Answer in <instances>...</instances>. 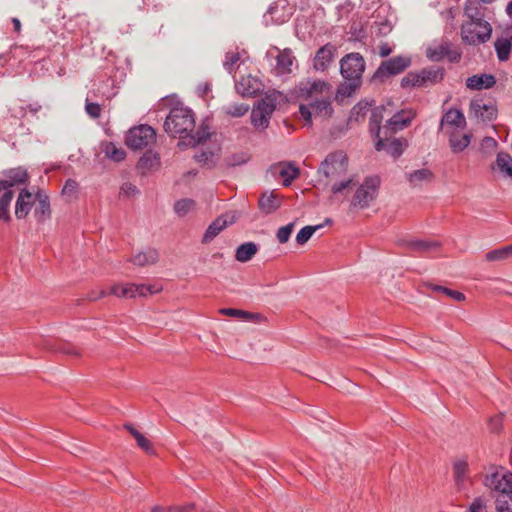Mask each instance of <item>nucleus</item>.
I'll return each mask as SVG.
<instances>
[{"mask_svg":"<svg viewBox=\"0 0 512 512\" xmlns=\"http://www.w3.org/2000/svg\"><path fill=\"white\" fill-rule=\"evenodd\" d=\"M411 65L409 56H395L387 59L378 66L372 76L373 81L384 82L391 76L398 75L405 71Z\"/></svg>","mask_w":512,"mask_h":512,"instance_id":"8","label":"nucleus"},{"mask_svg":"<svg viewBox=\"0 0 512 512\" xmlns=\"http://www.w3.org/2000/svg\"><path fill=\"white\" fill-rule=\"evenodd\" d=\"M433 178V173L431 170L427 168H422L418 170H414L407 174V179L411 186L416 187L423 182L431 181Z\"/></svg>","mask_w":512,"mask_h":512,"instance_id":"33","label":"nucleus"},{"mask_svg":"<svg viewBox=\"0 0 512 512\" xmlns=\"http://www.w3.org/2000/svg\"><path fill=\"white\" fill-rule=\"evenodd\" d=\"M376 35L378 36H386L387 34H389L393 28V25L391 23V21H389L388 19H384V20H381V21H377L376 22Z\"/></svg>","mask_w":512,"mask_h":512,"instance_id":"61","label":"nucleus"},{"mask_svg":"<svg viewBox=\"0 0 512 512\" xmlns=\"http://www.w3.org/2000/svg\"><path fill=\"white\" fill-rule=\"evenodd\" d=\"M294 56L290 50L280 52L276 57L277 69L281 73H290L293 65Z\"/></svg>","mask_w":512,"mask_h":512,"instance_id":"36","label":"nucleus"},{"mask_svg":"<svg viewBox=\"0 0 512 512\" xmlns=\"http://www.w3.org/2000/svg\"><path fill=\"white\" fill-rule=\"evenodd\" d=\"M412 120V116L404 117L403 112L395 113L383 126V135L391 136L393 133L407 127Z\"/></svg>","mask_w":512,"mask_h":512,"instance_id":"22","label":"nucleus"},{"mask_svg":"<svg viewBox=\"0 0 512 512\" xmlns=\"http://www.w3.org/2000/svg\"><path fill=\"white\" fill-rule=\"evenodd\" d=\"M465 84L470 90L490 89L496 84V78L492 74L480 73L468 77Z\"/></svg>","mask_w":512,"mask_h":512,"instance_id":"19","label":"nucleus"},{"mask_svg":"<svg viewBox=\"0 0 512 512\" xmlns=\"http://www.w3.org/2000/svg\"><path fill=\"white\" fill-rule=\"evenodd\" d=\"M195 205L192 199H181L175 202L174 211L178 216H185Z\"/></svg>","mask_w":512,"mask_h":512,"instance_id":"51","label":"nucleus"},{"mask_svg":"<svg viewBox=\"0 0 512 512\" xmlns=\"http://www.w3.org/2000/svg\"><path fill=\"white\" fill-rule=\"evenodd\" d=\"M38 205L34 210V216L38 222H45L51 217L50 200L48 195L42 191L36 194Z\"/></svg>","mask_w":512,"mask_h":512,"instance_id":"24","label":"nucleus"},{"mask_svg":"<svg viewBox=\"0 0 512 512\" xmlns=\"http://www.w3.org/2000/svg\"><path fill=\"white\" fill-rule=\"evenodd\" d=\"M365 60L358 52L346 54L340 60V74L344 79L337 88V96L350 97L362 84Z\"/></svg>","mask_w":512,"mask_h":512,"instance_id":"1","label":"nucleus"},{"mask_svg":"<svg viewBox=\"0 0 512 512\" xmlns=\"http://www.w3.org/2000/svg\"><path fill=\"white\" fill-rule=\"evenodd\" d=\"M240 60V55L238 52L236 53H227L226 59L223 63L224 69L229 73L232 74L234 70V65Z\"/></svg>","mask_w":512,"mask_h":512,"instance_id":"60","label":"nucleus"},{"mask_svg":"<svg viewBox=\"0 0 512 512\" xmlns=\"http://www.w3.org/2000/svg\"><path fill=\"white\" fill-rule=\"evenodd\" d=\"M277 93H270L266 94L264 98H262L255 108H257L259 111L263 112L264 115H266L269 119H271V116L273 112L276 109L277 106Z\"/></svg>","mask_w":512,"mask_h":512,"instance_id":"30","label":"nucleus"},{"mask_svg":"<svg viewBox=\"0 0 512 512\" xmlns=\"http://www.w3.org/2000/svg\"><path fill=\"white\" fill-rule=\"evenodd\" d=\"M432 290L435 291V292H440V293H443L445 294L446 296L458 301V302H461V301H464L465 300V295L460 292V291H456V290H452V289H449L447 287H444V286H440V285H432L431 286Z\"/></svg>","mask_w":512,"mask_h":512,"instance_id":"50","label":"nucleus"},{"mask_svg":"<svg viewBox=\"0 0 512 512\" xmlns=\"http://www.w3.org/2000/svg\"><path fill=\"white\" fill-rule=\"evenodd\" d=\"M258 245L254 242H245L239 245L235 252V259L238 262L245 263L252 259L257 253Z\"/></svg>","mask_w":512,"mask_h":512,"instance_id":"28","label":"nucleus"},{"mask_svg":"<svg viewBox=\"0 0 512 512\" xmlns=\"http://www.w3.org/2000/svg\"><path fill=\"white\" fill-rule=\"evenodd\" d=\"M210 134L205 128L198 129L196 132H191L187 139L181 141L179 145L194 147L200 143L205 142L209 138Z\"/></svg>","mask_w":512,"mask_h":512,"instance_id":"38","label":"nucleus"},{"mask_svg":"<svg viewBox=\"0 0 512 512\" xmlns=\"http://www.w3.org/2000/svg\"><path fill=\"white\" fill-rule=\"evenodd\" d=\"M268 173L275 179L279 177L283 178L282 184L289 186L292 181L299 176L300 170L293 162H279L271 165L268 169Z\"/></svg>","mask_w":512,"mask_h":512,"instance_id":"13","label":"nucleus"},{"mask_svg":"<svg viewBox=\"0 0 512 512\" xmlns=\"http://www.w3.org/2000/svg\"><path fill=\"white\" fill-rule=\"evenodd\" d=\"M227 217L228 215L219 216L207 227L202 238L203 243L211 242L228 225L233 224L235 222L236 218L234 215H232L229 220L227 219Z\"/></svg>","mask_w":512,"mask_h":512,"instance_id":"17","label":"nucleus"},{"mask_svg":"<svg viewBox=\"0 0 512 512\" xmlns=\"http://www.w3.org/2000/svg\"><path fill=\"white\" fill-rule=\"evenodd\" d=\"M454 479L459 487H462L466 481V474L468 471V464L465 460H457L453 464Z\"/></svg>","mask_w":512,"mask_h":512,"instance_id":"40","label":"nucleus"},{"mask_svg":"<svg viewBox=\"0 0 512 512\" xmlns=\"http://www.w3.org/2000/svg\"><path fill=\"white\" fill-rule=\"evenodd\" d=\"M3 175L6 177L4 179L8 182V187H13L17 184H25L28 180L27 170L23 167L11 168L3 172Z\"/></svg>","mask_w":512,"mask_h":512,"instance_id":"27","label":"nucleus"},{"mask_svg":"<svg viewBox=\"0 0 512 512\" xmlns=\"http://www.w3.org/2000/svg\"><path fill=\"white\" fill-rule=\"evenodd\" d=\"M251 122L257 129L263 131L268 128L270 119L254 107L251 112Z\"/></svg>","mask_w":512,"mask_h":512,"instance_id":"44","label":"nucleus"},{"mask_svg":"<svg viewBox=\"0 0 512 512\" xmlns=\"http://www.w3.org/2000/svg\"><path fill=\"white\" fill-rule=\"evenodd\" d=\"M496 511L497 512H512V493L507 496L496 497Z\"/></svg>","mask_w":512,"mask_h":512,"instance_id":"52","label":"nucleus"},{"mask_svg":"<svg viewBox=\"0 0 512 512\" xmlns=\"http://www.w3.org/2000/svg\"><path fill=\"white\" fill-rule=\"evenodd\" d=\"M465 15L470 19L469 22H486L483 19V14L474 3H469L464 9Z\"/></svg>","mask_w":512,"mask_h":512,"instance_id":"49","label":"nucleus"},{"mask_svg":"<svg viewBox=\"0 0 512 512\" xmlns=\"http://www.w3.org/2000/svg\"><path fill=\"white\" fill-rule=\"evenodd\" d=\"M445 75V70L439 66H429L416 72H408L401 79L402 88L428 87L440 83Z\"/></svg>","mask_w":512,"mask_h":512,"instance_id":"3","label":"nucleus"},{"mask_svg":"<svg viewBox=\"0 0 512 512\" xmlns=\"http://www.w3.org/2000/svg\"><path fill=\"white\" fill-rule=\"evenodd\" d=\"M492 26L489 22H466L461 26L463 42L469 45H480L489 41Z\"/></svg>","mask_w":512,"mask_h":512,"instance_id":"6","label":"nucleus"},{"mask_svg":"<svg viewBox=\"0 0 512 512\" xmlns=\"http://www.w3.org/2000/svg\"><path fill=\"white\" fill-rule=\"evenodd\" d=\"M380 188V178L378 176H368L357 187L350 205L354 208L365 209L376 199Z\"/></svg>","mask_w":512,"mask_h":512,"instance_id":"5","label":"nucleus"},{"mask_svg":"<svg viewBox=\"0 0 512 512\" xmlns=\"http://www.w3.org/2000/svg\"><path fill=\"white\" fill-rule=\"evenodd\" d=\"M291 15H292L291 11H289V12H282L279 9V5L278 4H274V5H271L268 8L267 13L264 15V18H265V22L267 24L269 23L268 16L271 17V20H270L271 23H273V24H282V23L287 22Z\"/></svg>","mask_w":512,"mask_h":512,"instance_id":"31","label":"nucleus"},{"mask_svg":"<svg viewBox=\"0 0 512 512\" xmlns=\"http://www.w3.org/2000/svg\"><path fill=\"white\" fill-rule=\"evenodd\" d=\"M470 142L471 136L469 134H463L459 136L456 133H452L449 137L450 148L454 153L462 152L465 148L468 147Z\"/></svg>","mask_w":512,"mask_h":512,"instance_id":"34","label":"nucleus"},{"mask_svg":"<svg viewBox=\"0 0 512 512\" xmlns=\"http://www.w3.org/2000/svg\"><path fill=\"white\" fill-rule=\"evenodd\" d=\"M510 257H512V245L491 250L485 255L486 260L491 262L506 260Z\"/></svg>","mask_w":512,"mask_h":512,"instance_id":"41","label":"nucleus"},{"mask_svg":"<svg viewBox=\"0 0 512 512\" xmlns=\"http://www.w3.org/2000/svg\"><path fill=\"white\" fill-rule=\"evenodd\" d=\"M159 254L157 250L153 248H147L144 251L139 252L132 258V262L137 266L152 265L158 261Z\"/></svg>","mask_w":512,"mask_h":512,"instance_id":"29","label":"nucleus"},{"mask_svg":"<svg viewBox=\"0 0 512 512\" xmlns=\"http://www.w3.org/2000/svg\"><path fill=\"white\" fill-rule=\"evenodd\" d=\"M293 229H294V223H292V222L285 226L280 227L276 234L278 242L281 244L286 243L289 240L291 233L293 232Z\"/></svg>","mask_w":512,"mask_h":512,"instance_id":"55","label":"nucleus"},{"mask_svg":"<svg viewBox=\"0 0 512 512\" xmlns=\"http://www.w3.org/2000/svg\"><path fill=\"white\" fill-rule=\"evenodd\" d=\"M496 166L504 177L512 179V157L506 152H499L496 157Z\"/></svg>","mask_w":512,"mask_h":512,"instance_id":"35","label":"nucleus"},{"mask_svg":"<svg viewBox=\"0 0 512 512\" xmlns=\"http://www.w3.org/2000/svg\"><path fill=\"white\" fill-rule=\"evenodd\" d=\"M348 157L345 152L338 150L329 153L320 163L318 174L328 180H336L347 173Z\"/></svg>","mask_w":512,"mask_h":512,"instance_id":"4","label":"nucleus"},{"mask_svg":"<svg viewBox=\"0 0 512 512\" xmlns=\"http://www.w3.org/2000/svg\"><path fill=\"white\" fill-rule=\"evenodd\" d=\"M445 126L464 128L466 126V119L463 112L455 108H450L446 111L441 118L439 131H442Z\"/></svg>","mask_w":512,"mask_h":512,"instance_id":"18","label":"nucleus"},{"mask_svg":"<svg viewBox=\"0 0 512 512\" xmlns=\"http://www.w3.org/2000/svg\"><path fill=\"white\" fill-rule=\"evenodd\" d=\"M337 53V47L334 44L327 43L320 47L313 59V67L316 71L324 72L333 62Z\"/></svg>","mask_w":512,"mask_h":512,"instance_id":"14","label":"nucleus"},{"mask_svg":"<svg viewBox=\"0 0 512 512\" xmlns=\"http://www.w3.org/2000/svg\"><path fill=\"white\" fill-rule=\"evenodd\" d=\"M235 88L243 97H254L263 90L264 85L256 77L247 75L236 82Z\"/></svg>","mask_w":512,"mask_h":512,"instance_id":"15","label":"nucleus"},{"mask_svg":"<svg viewBox=\"0 0 512 512\" xmlns=\"http://www.w3.org/2000/svg\"><path fill=\"white\" fill-rule=\"evenodd\" d=\"M32 193L27 189L23 188L16 200L15 205V216L17 219H24L30 212L33 206Z\"/></svg>","mask_w":512,"mask_h":512,"instance_id":"21","label":"nucleus"},{"mask_svg":"<svg viewBox=\"0 0 512 512\" xmlns=\"http://www.w3.org/2000/svg\"><path fill=\"white\" fill-rule=\"evenodd\" d=\"M495 51L499 61H507L512 50V39L498 38L494 43Z\"/></svg>","mask_w":512,"mask_h":512,"instance_id":"32","label":"nucleus"},{"mask_svg":"<svg viewBox=\"0 0 512 512\" xmlns=\"http://www.w3.org/2000/svg\"><path fill=\"white\" fill-rule=\"evenodd\" d=\"M333 107L328 97L314 99L308 104L299 105V114L305 121V125L312 126V116L329 118L333 114Z\"/></svg>","mask_w":512,"mask_h":512,"instance_id":"7","label":"nucleus"},{"mask_svg":"<svg viewBox=\"0 0 512 512\" xmlns=\"http://www.w3.org/2000/svg\"><path fill=\"white\" fill-rule=\"evenodd\" d=\"M390 136L378 137L375 141V149L377 151L385 150L393 158H398L403 153V143L401 139H393L390 142H386Z\"/></svg>","mask_w":512,"mask_h":512,"instance_id":"20","label":"nucleus"},{"mask_svg":"<svg viewBox=\"0 0 512 512\" xmlns=\"http://www.w3.org/2000/svg\"><path fill=\"white\" fill-rule=\"evenodd\" d=\"M13 199V191H6L0 198V221H9V206Z\"/></svg>","mask_w":512,"mask_h":512,"instance_id":"43","label":"nucleus"},{"mask_svg":"<svg viewBox=\"0 0 512 512\" xmlns=\"http://www.w3.org/2000/svg\"><path fill=\"white\" fill-rule=\"evenodd\" d=\"M503 415L499 414L489 420V428L492 432H499L502 428Z\"/></svg>","mask_w":512,"mask_h":512,"instance_id":"63","label":"nucleus"},{"mask_svg":"<svg viewBox=\"0 0 512 512\" xmlns=\"http://www.w3.org/2000/svg\"><path fill=\"white\" fill-rule=\"evenodd\" d=\"M85 111L93 119H97L101 115V105L98 103L91 102L89 97L85 101Z\"/></svg>","mask_w":512,"mask_h":512,"instance_id":"57","label":"nucleus"},{"mask_svg":"<svg viewBox=\"0 0 512 512\" xmlns=\"http://www.w3.org/2000/svg\"><path fill=\"white\" fill-rule=\"evenodd\" d=\"M250 160V154L247 152H236L226 156L223 163L226 167H237L246 164Z\"/></svg>","mask_w":512,"mask_h":512,"instance_id":"39","label":"nucleus"},{"mask_svg":"<svg viewBox=\"0 0 512 512\" xmlns=\"http://www.w3.org/2000/svg\"><path fill=\"white\" fill-rule=\"evenodd\" d=\"M130 288V283L126 285L115 284L109 288V295H114L119 298H133Z\"/></svg>","mask_w":512,"mask_h":512,"instance_id":"48","label":"nucleus"},{"mask_svg":"<svg viewBox=\"0 0 512 512\" xmlns=\"http://www.w3.org/2000/svg\"><path fill=\"white\" fill-rule=\"evenodd\" d=\"M131 284V291L133 294V298L136 297H145L150 294H155L161 290V288L156 287L154 285H148V284Z\"/></svg>","mask_w":512,"mask_h":512,"instance_id":"42","label":"nucleus"},{"mask_svg":"<svg viewBox=\"0 0 512 512\" xmlns=\"http://www.w3.org/2000/svg\"><path fill=\"white\" fill-rule=\"evenodd\" d=\"M281 205V201L274 192H265L259 198V209L265 214L275 212Z\"/></svg>","mask_w":512,"mask_h":512,"instance_id":"25","label":"nucleus"},{"mask_svg":"<svg viewBox=\"0 0 512 512\" xmlns=\"http://www.w3.org/2000/svg\"><path fill=\"white\" fill-rule=\"evenodd\" d=\"M384 111V106H379L374 108L371 112L369 120V131L371 135L374 136L375 141L378 139V137H381V133L383 134V127H381V123L384 118Z\"/></svg>","mask_w":512,"mask_h":512,"instance_id":"26","label":"nucleus"},{"mask_svg":"<svg viewBox=\"0 0 512 512\" xmlns=\"http://www.w3.org/2000/svg\"><path fill=\"white\" fill-rule=\"evenodd\" d=\"M397 245L401 248H405L412 252H417L421 254L436 251L441 246L440 242L435 240L412 238H399L397 240Z\"/></svg>","mask_w":512,"mask_h":512,"instance_id":"12","label":"nucleus"},{"mask_svg":"<svg viewBox=\"0 0 512 512\" xmlns=\"http://www.w3.org/2000/svg\"><path fill=\"white\" fill-rule=\"evenodd\" d=\"M484 485L497 493V496L512 494V473L494 471L486 475Z\"/></svg>","mask_w":512,"mask_h":512,"instance_id":"10","label":"nucleus"},{"mask_svg":"<svg viewBox=\"0 0 512 512\" xmlns=\"http://www.w3.org/2000/svg\"><path fill=\"white\" fill-rule=\"evenodd\" d=\"M193 505H187L184 507H171L168 510H165L159 506L154 507L151 512H190Z\"/></svg>","mask_w":512,"mask_h":512,"instance_id":"64","label":"nucleus"},{"mask_svg":"<svg viewBox=\"0 0 512 512\" xmlns=\"http://www.w3.org/2000/svg\"><path fill=\"white\" fill-rule=\"evenodd\" d=\"M103 152L108 159L114 162H121L126 157L125 150L122 147H118L112 142L106 143L104 145Z\"/></svg>","mask_w":512,"mask_h":512,"instance_id":"37","label":"nucleus"},{"mask_svg":"<svg viewBox=\"0 0 512 512\" xmlns=\"http://www.w3.org/2000/svg\"><path fill=\"white\" fill-rule=\"evenodd\" d=\"M194 128V113L191 109L183 106L173 107L164 122L166 133L173 137L178 136L181 141L186 140Z\"/></svg>","mask_w":512,"mask_h":512,"instance_id":"2","label":"nucleus"},{"mask_svg":"<svg viewBox=\"0 0 512 512\" xmlns=\"http://www.w3.org/2000/svg\"><path fill=\"white\" fill-rule=\"evenodd\" d=\"M219 313L222 315H225V316L243 318L245 320H250V319L254 318L253 314H251L247 311H244V310L234 309V308H221L219 310Z\"/></svg>","mask_w":512,"mask_h":512,"instance_id":"53","label":"nucleus"},{"mask_svg":"<svg viewBox=\"0 0 512 512\" xmlns=\"http://www.w3.org/2000/svg\"><path fill=\"white\" fill-rule=\"evenodd\" d=\"M446 55H449V44L448 43L442 44V45L438 46L437 48H434V49L429 48L427 50V57L431 61H435V62L441 61L444 57H446Z\"/></svg>","mask_w":512,"mask_h":512,"instance_id":"45","label":"nucleus"},{"mask_svg":"<svg viewBox=\"0 0 512 512\" xmlns=\"http://www.w3.org/2000/svg\"><path fill=\"white\" fill-rule=\"evenodd\" d=\"M160 167V156L157 152L148 150L139 159L137 169L142 173L146 174Z\"/></svg>","mask_w":512,"mask_h":512,"instance_id":"23","label":"nucleus"},{"mask_svg":"<svg viewBox=\"0 0 512 512\" xmlns=\"http://www.w3.org/2000/svg\"><path fill=\"white\" fill-rule=\"evenodd\" d=\"M354 185V178L348 177L347 179L337 181L331 186V192L335 195L342 193L345 189Z\"/></svg>","mask_w":512,"mask_h":512,"instance_id":"56","label":"nucleus"},{"mask_svg":"<svg viewBox=\"0 0 512 512\" xmlns=\"http://www.w3.org/2000/svg\"><path fill=\"white\" fill-rule=\"evenodd\" d=\"M156 142V132L149 125L131 128L125 138L126 145L132 150H140Z\"/></svg>","mask_w":512,"mask_h":512,"instance_id":"9","label":"nucleus"},{"mask_svg":"<svg viewBox=\"0 0 512 512\" xmlns=\"http://www.w3.org/2000/svg\"><path fill=\"white\" fill-rule=\"evenodd\" d=\"M140 193L139 189L130 182H125L120 187V196L135 197Z\"/></svg>","mask_w":512,"mask_h":512,"instance_id":"58","label":"nucleus"},{"mask_svg":"<svg viewBox=\"0 0 512 512\" xmlns=\"http://www.w3.org/2000/svg\"><path fill=\"white\" fill-rule=\"evenodd\" d=\"M138 446L143 449L145 452L152 454L153 448L151 442L143 435L138 434L136 438Z\"/></svg>","mask_w":512,"mask_h":512,"instance_id":"62","label":"nucleus"},{"mask_svg":"<svg viewBox=\"0 0 512 512\" xmlns=\"http://www.w3.org/2000/svg\"><path fill=\"white\" fill-rule=\"evenodd\" d=\"M469 108L474 117L483 122L492 121L497 115V108L493 103H484L479 99L472 100Z\"/></svg>","mask_w":512,"mask_h":512,"instance_id":"16","label":"nucleus"},{"mask_svg":"<svg viewBox=\"0 0 512 512\" xmlns=\"http://www.w3.org/2000/svg\"><path fill=\"white\" fill-rule=\"evenodd\" d=\"M323 225L305 226L296 235V242L299 245H304L314 234L315 231L322 228Z\"/></svg>","mask_w":512,"mask_h":512,"instance_id":"46","label":"nucleus"},{"mask_svg":"<svg viewBox=\"0 0 512 512\" xmlns=\"http://www.w3.org/2000/svg\"><path fill=\"white\" fill-rule=\"evenodd\" d=\"M330 93V85L324 80H307L297 86V97L304 100L318 99Z\"/></svg>","mask_w":512,"mask_h":512,"instance_id":"11","label":"nucleus"},{"mask_svg":"<svg viewBox=\"0 0 512 512\" xmlns=\"http://www.w3.org/2000/svg\"><path fill=\"white\" fill-rule=\"evenodd\" d=\"M369 106L370 104L366 101H360L358 102L353 108H352V111H351V115L352 117L355 118L356 121L359 120V117H363L366 112L368 111L369 109Z\"/></svg>","mask_w":512,"mask_h":512,"instance_id":"59","label":"nucleus"},{"mask_svg":"<svg viewBox=\"0 0 512 512\" xmlns=\"http://www.w3.org/2000/svg\"><path fill=\"white\" fill-rule=\"evenodd\" d=\"M223 110L227 115L232 117H242L248 112L249 106L244 103H233L225 106Z\"/></svg>","mask_w":512,"mask_h":512,"instance_id":"47","label":"nucleus"},{"mask_svg":"<svg viewBox=\"0 0 512 512\" xmlns=\"http://www.w3.org/2000/svg\"><path fill=\"white\" fill-rule=\"evenodd\" d=\"M349 34L351 35V39L354 41H362L366 38V31L360 23H352L349 28Z\"/></svg>","mask_w":512,"mask_h":512,"instance_id":"54","label":"nucleus"}]
</instances>
